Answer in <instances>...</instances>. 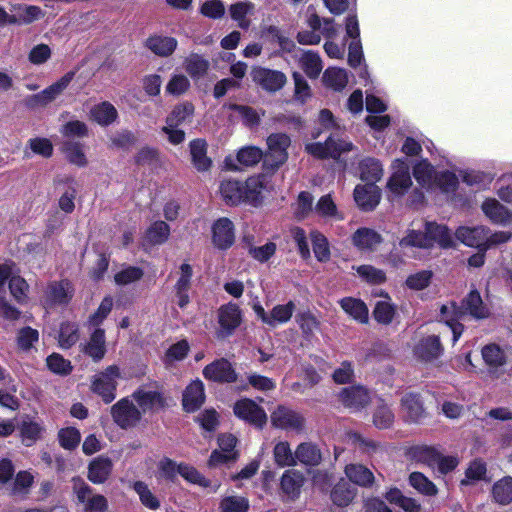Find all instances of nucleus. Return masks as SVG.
<instances>
[{"label": "nucleus", "mask_w": 512, "mask_h": 512, "mask_svg": "<svg viewBox=\"0 0 512 512\" xmlns=\"http://www.w3.org/2000/svg\"><path fill=\"white\" fill-rule=\"evenodd\" d=\"M462 308L463 310H460L453 302L442 305L440 308V320L451 330L454 343L462 335L463 325L459 323V320L465 313L475 319H485L490 315L489 308L484 304L477 290L470 291L462 302Z\"/></svg>", "instance_id": "1"}, {"label": "nucleus", "mask_w": 512, "mask_h": 512, "mask_svg": "<svg viewBox=\"0 0 512 512\" xmlns=\"http://www.w3.org/2000/svg\"><path fill=\"white\" fill-rule=\"evenodd\" d=\"M437 243L442 248H449L454 241L452 235L446 226L427 222L425 224V233L411 229L407 232L400 242V247H418L430 248Z\"/></svg>", "instance_id": "2"}, {"label": "nucleus", "mask_w": 512, "mask_h": 512, "mask_svg": "<svg viewBox=\"0 0 512 512\" xmlns=\"http://www.w3.org/2000/svg\"><path fill=\"white\" fill-rule=\"evenodd\" d=\"M122 378L119 366L109 365L92 376L91 391L101 397L106 404L111 403L116 398L118 381Z\"/></svg>", "instance_id": "3"}, {"label": "nucleus", "mask_w": 512, "mask_h": 512, "mask_svg": "<svg viewBox=\"0 0 512 512\" xmlns=\"http://www.w3.org/2000/svg\"><path fill=\"white\" fill-rule=\"evenodd\" d=\"M194 113V107L190 103H183L175 106L166 118V124L161 131L166 135L168 141L173 145L182 143L185 139L183 130L178 129L181 124L190 121Z\"/></svg>", "instance_id": "4"}, {"label": "nucleus", "mask_w": 512, "mask_h": 512, "mask_svg": "<svg viewBox=\"0 0 512 512\" xmlns=\"http://www.w3.org/2000/svg\"><path fill=\"white\" fill-rule=\"evenodd\" d=\"M72 490L77 502L82 505L83 512H105L108 508L107 499L94 494L92 488L81 478L72 479Z\"/></svg>", "instance_id": "5"}, {"label": "nucleus", "mask_w": 512, "mask_h": 512, "mask_svg": "<svg viewBox=\"0 0 512 512\" xmlns=\"http://www.w3.org/2000/svg\"><path fill=\"white\" fill-rule=\"evenodd\" d=\"M267 152L264 155V166L277 169L288 159L290 137L285 133H274L267 137Z\"/></svg>", "instance_id": "6"}, {"label": "nucleus", "mask_w": 512, "mask_h": 512, "mask_svg": "<svg viewBox=\"0 0 512 512\" xmlns=\"http://www.w3.org/2000/svg\"><path fill=\"white\" fill-rule=\"evenodd\" d=\"M352 149L353 144L351 142L338 139L336 134H331L324 143L314 142L305 145V151L319 159H337L342 153L351 151Z\"/></svg>", "instance_id": "7"}, {"label": "nucleus", "mask_w": 512, "mask_h": 512, "mask_svg": "<svg viewBox=\"0 0 512 512\" xmlns=\"http://www.w3.org/2000/svg\"><path fill=\"white\" fill-rule=\"evenodd\" d=\"M252 309L264 324L270 327H276L287 323L291 319L295 310V304L292 301H289L286 304L276 305L269 313H267L260 302L255 301L252 304Z\"/></svg>", "instance_id": "8"}, {"label": "nucleus", "mask_w": 512, "mask_h": 512, "mask_svg": "<svg viewBox=\"0 0 512 512\" xmlns=\"http://www.w3.org/2000/svg\"><path fill=\"white\" fill-rule=\"evenodd\" d=\"M481 355L492 378L498 379L506 373L505 366L508 361V354L500 346L496 344L485 345L481 350Z\"/></svg>", "instance_id": "9"}, {"label": "nucleus", "mask_w": 512, "mask_h": 512, "mask_svg": "<svg viewBox=\"0 0 512 512\" xmlns=\"http://www.w3.org/2000/svg\"><path fill=\"white\" fill-rule=\"evenodd\" d=\"M219 330L217 332L219 337H228L240 326L242 322V312L239 306L235 303H228L222 305L217 313Z\"/></svg>", "instance_id": "10"}, {"label": "nucleus", "mask_w": 512, "mask_h": 512, "mask_svg": "<svg viewBox=\"0 0 512 512\" xmlns=\"http://www.w3.org/2000/svg\"><path fill=\"white\" fill-rule=\"evenodd\" d=\"M75 73L68 72L63 75L56 82L52 83L50 86L42 90L41 92L32 95L28 99V104L32 107L35 106H46L49 103L56 100L63 91L70 85L72 80L74 79Z\"/></svg>", "instance_id": "11"}, {"label": "nucleus", "mask_w": 512, "mask_h": 512, "mask_svg": "<svg viewBox=\"0 0 512 512\" xmlns=\"http://www.w3.org/2000/svg\"><path fill=\"white\" fill-rule=\"evenodd\" d=\"M392 169L393 172L388 180L387 188L394 196H402L412 185L409 166L404 160L397 159L393 162Z\"/></svg>", "instance_id": "12"}, {"label": "nucleus", "mask_w": 512, "mask_h": 512, "mask_svg": "<svg viewBox=\"0 0 512 512\" xmlns=\"http://www.w3.org/2000/svg\"><path fill=\"white\" fill-rule=\"evenodd\" d=\"M234 414L247 423L262 427L267 420L265 411L253 400L243 398L238 400L233 407Z\"/></svg>", "instance_id": "13"}, {"label": "nucleus", "mask_w": 512, "mask_h": 512, "mask_svg": "<svg viewBox=\"0 0 512 512\" xmlns=\"http://www.w3.org/2000/svg\"><path fill=\"white\" fill-rule=\"evenodd\" d=\"M251 76L256 84L268 92L279 91L287 82V77L283 72L263 67L254 68Z\"/></svg>", "instance_id": "14"}, {"label": "nucleus", "mask_w": 512, "mask_h": 512, "mask_svg": "<svg viewBox=\"0 0 512 512\" xmlns=\"http://www.w3.org/2000/svg\"><path fill=\"white\" fill-rule=\"evenodd\" d=\"M111 414L115 423L121 428L134 426L141 417L140 411L128 398H123L114 404L111 407Z\"/></svg>", "instance_id": "15"}, {"label": "nucleus", "mask_w": 512, "mask_h": 512, "mask_svg": "<svg viewBox=\"0 0 512 512\" xmlns=\"http://www.w3.org/2000/svg\"><path fill=\"white\" fill-rule=\"evenodd\" d=\"M270 189V182L266 175L250 177L243 183L244 202L257 206Z\"/></svg>", "instance_id": "16"}, {"label": "nucleus", "mask_w": 512, "mask_h": 512, "mask_svg": "<svg viewBox=\"0 0 512 512\" xmlns=\"http://www.w3.org/2000/svg\"><path fill=\"white\" fill-rule=\"evenodd\" d=\"M212 243L220 250L230 248L235 241V227L233 222L226 218L217 219L211 227Z\"/></svg>", "instance_id": "17"}, {"label": "nucleus", "mask_w": 512, "mask_h": 512, "mask_svg": "<svg viewBox=\"0 0 512 512\" xmlns=\"http://www.w3.org/2000/svg\"><path fill=\"white\" fill-rule=\"evenodd\" d=\"M89 338L80 344V350L94 362H100L106 355V336L103 328L89 330Z\"/></svg>", "instance_id": "18"}, {"label": "nucleus", "mask_w": 512, "mask_h": 512, "mask_svg": "<svg viewBox=\"0 0 512 512\" xmlns=\"http://www.w3.org/2000/svg\"><path fill=\"white\" fill-rule=\"evenodd\" d=\"M74 295V287L68 280L55 281L48 284L44 293L45 306L69 303Z\"/></svg>", "instance_id": "19"}, {"label": "nucleus", "mask_w": 512, "mask_h": 512, "mask_svg": "<svg viewBox=\"0 0 512 512\" xmlns=\"http://www.w3.org/2000/svg\"><path fill=\"white\" fill-rule=\"evenodd\" d=\"M271 422L273 426L292 431H301L304 426V418L296 411L279 406L271 414Z\"/></svg>", "instance_id": "20"}, {"label": "nucleus", "mask_w": 512, "mask_h": 512, "mask_svg": "<svg viewBox=\"0 0 512 512\" xmlns=\"http://www.w3.org/2000/svg\"><path fill=\"white\" fill-rule=\"evenodd\" d=\"M203 376L214 382H234L237 378L236 372L231 363L224 359H218L208 364L203 369Z\"/></svg>", "instance_id": "21"}, {"label": "nucleus", "mask_w": 512, "mask_h": 512, "mask_svg": "<svg viewBox=\"0 0 512 512\" xmlns=\"http://www.w3.org/2000/svg\"><path fill=\"white\" fill-rule=\"evenodd\" d=\"M381 190L375 184L357 185L354 189V200L363 210H373L380 202Z\"/></svg>", "instance_id": "22"}, {"label": "nucleus", "mask_w": 512, "mask_h": 512, "mask_svg": "<svg viewBox=\"0 0 512 512\" xmlns=\"http://www.w3.org/2000/svg\"><path fill=\"white\" fill-rule=\"evenodd\" d=\"M488 232L489 229L484 226L459 227L455 232V236L466 246L480 248L485 251V242Z\"/></svg>", "instance_id": "23"}, {"label": "nucleus", "mask_w": 512, "mask_h": 512, "mask_svg": "<svg viewBox=\"0 0 512 512\" xmlns=\"http://www.w3.org/2000/svg\"><path fill=\"white\" fill-rule=\"evenodd\" d=\"M339 398L345 407L354 411L363 408L370 401L369 392L361 386L344 388Z\"/></svg>", "instance_id": "24"}, {"label": "nucleus", "mask_w": 512, "mask_h": 512, "mask_svg": "<svg viewBox=\"0 0 512 512\" xmlns=\"http://www.w3.org/2000/svg\"><path fill=\"white\" fill-rule=\"evenodd\" d=\"M193 276V269L190 264L183 263L180 266L179 277L175 284V293L177 304L180 308H184L189 303L188 291L191 286V279Z\"/></svg>", "instance_id": "25"}, {"label": "nucleus", "mask_w": 512, "mask_h": 512, "mask_svg": "<svg viewBox=\"0 0 512 512\" xmlns=\"http://www.w3.org/2000/svg\"><path fill=\"white\" fill-rule=\"evenodd\" d=\"M440 340L435 335L421 339L414 348V354L422 361H431L442 354Z\"/></svg>", "instance_id": "26"}, {"label": "nucleus", "mask_w": 512, "mask_h": 512, "mask_svg": "<svg viewBox=\"0 0 512 512\" xmlns=\"http://www.w3.org/2000/svg\"><path fill=\"white\" fill-rule=\"evenodd\" d=\"M205 400L204 384L200 380L191 382L183 392V407L187 412L197 410Z\"/></svg>", "instance_id": "27"}, {"label": "nucleus", "mask_w": 512, "mask_h": 512, "mask_svg": "<svg viewBox=\"0 0 512 512\" xmlns=\"http://www.w3.org/2000/svg\"><path fill=\"white\" fill-rule=\"evenodd\" d=\"M133 398L143 412L155 411L164 406V398L156 390L140 388L134 392Z\"/></svg>", "instance_id": "28"}, {"label": "nucleus", "mask_w": 512, "mask_h": 512, "mask_svg": "<svg viewBox=\"0 0 512 512\" xmlns=\"http://www.w3.org/2000/svg\"><path fill=\"white\" fill-rule=\"evenodd\" d=\"M112 468L113 463L109 458L99 456L89 464L87 477L94 484H102L110 476Z\"/></svg>", "instance_id": "29"}, {"label": "nucleus", "mask_w": 512, "mask_h": 512, "mask_svg": "<svg viewBox=\"0 0 512 512\" xmlns=\"http://www.w3.org/2000/svg\"><path fill=\"white\" fill-rule=\"evenodd\" d=\"M19 431L22 443L26 446H31L42 437L45 428L39 421L25 416L19 425Z\"/></svg>", "instance_id": "30"}, {"label": "nucleus", "mask_w": 512, "mask_h": 512, "mask_svg": "<svg viewBox=\"0 0 512 512\" xmlns=\"http://www.w3.org/2000/svg\"><path fill=\"white\" fill-rule=\"evenodd\" d=\"M485 216L496 224L505 225L511 221L510 212L496 199H486L481 206Z\"/></svg>", "instance_id": "31"}, {"label": "nucleus", "mask_w": 512, "mask_h": 512, "mask_svg": "<svg viewBox=\"0 0 512 512\" xmlns=\"http://www.w3.org/2000/svg\"><path fill=\"white\" fill-rule=\"evenodd\" d=\"M300 68L310 79L319 77L323 70V62L320 55L314 51H302L298 58Z\"/></svg>", "instance_id": "32"}, {"label": "nucleus", "mask_w": 512, "mask_h": 512, "mask_svg": "<svg viewBox=\"0 0 512 512\" xmlns=\"http://www.w3.org/2000/svg\"><path fill=\"white\" fill-rule=\"evenodd\" d=\"M146 47L160 57L170 56L177 47V40L173 37L155 35L146 41Z\"/></svg>", "instance_id": "33"}, {"label": "nucleus", "mask_w": 512, "mask_h": 512, "mask_svg": "<svg viewBox=\"0 0 512 512\" xmlns=\"http://www.w3.org/2000/svg\"><path fill=\"white\" fill-rule=\"evenodd\" d=\"M341 308L355 321L366 323L368 321V308L366 304L357 298L345 297L339 301Z\"/></svg>", "instance_id": "34"}, {"label": "nucleus", "mask_w": 512, "mask_h": 512, "mask_svg": "<svg viewBox=\"0 0 512 512\" xmlns=\"http://www.w3.org/2000/svg\"><path fill=\"white\" fill-rule=\"evenodd\" d=\"M170 235V227L164 221H155L146 230L143 245H161Z\"/></svg>", "instance_id": "35"}, {"label": "nucleus", "mask_w": 512, "mask_h": 512, "mask_svg": "<svg viewBox=\"0 0 512 512\" xmlns=\"http://www.w3.org/2000/svg\"><path fill=\"white\" fill-rule=\"evenodd\" d=\"M360 178L367 184H375L383 176V167L379 160L365 158L359 163Z\"/></svg>", "instance_id": "36"}, {"label": "nucleus", "mask_w": 512, "mask_h": 512, "mask_svg": "<svg viewBox=\"0 0 512 512\" xmlns=\"http://www.w3.org/2000/svg\"><path fill=\"white\" fill-rule=\"evenodd\" d=\"M314 212L325 219L340 221L344 214L338 210L330 194L322 196L314 207Z\"/></svg>", "instance_id": "37"}, {"label": "nucleus", "mask_w": 512, "mask_h": 512, "mask_svg": "<svg viewBox=\"0 0 512 512\" xmlns=\"http://www.w3.org/2000/svg\"><path fill=\"white\" fill-rule=\"evenodd\" d=\"M307 23L313 30H317L320 35L327 39H333L338 35L339 29L333 19L321 18L317 14H311Z\"/></svg>", "instance_id": "38"}, {"label": "nucleus", "mask_w": 512, "mask_h": 512, "mask_svg": "<svg viewBox=\"0 0 512 512\" xmlns=\"http://www.w3.org/2000/svg\"><path fill=\"white\" fill-rule=\"evenodd\" d=\"M243 183L236 180H226L220 185V193L229 205H237L244 202Z\"/></svg>", "instance_id": "39"}, {"label": "nucleus", "mask_w": 512, "mask_h": 512, "mask_svg": "<svg viewBox=\"0 0 512 512\" xmlns=\"http://www.w3.org/2000/svg\"><path fill=\"white\" fill-rule=\"evenodd\" d=\"M190 153L195 168L199 171H206L211 166V160L207 157V144L202 139H195L190 142Z\"/></svg>", "instance_id": "40"}, {"label": "nucleus", "mask_w": 512, "mask_h": 512, "mask_svg": "<svg viewBox=\"0 0 512 512\" xmlns=\"http://www.w3.org/2000/svg\"><path fill=\"white\" fill-rule=\"evenodd\" d=\"M492 498L499 505H508L512 502V477L505 476L492 486Z\"/></svg>", "instance_id": "41"}, {"label": "nucleus", "mask_w": 512, "mask_h": 512, "mask_svg": "<svg viewBox=\"0 0 512 512\" xmlns=\"http://www.w3.org/2000/svg\"><path fill=\"white\" fill-rule=\"evenodd\" d=\"M90 114L91 118L102 126L113 123L118 115L116 108L106 101L93 106Z\"/></svg>", "instance_id": "42"}, {"label": "nucleus", "mask_w": 512, "mask_h": 512, "mask_svg": "<svg viewBox=\"0 0 512 512\" xmlns=\"http://www.w3.org/2000/svg\"><path fill=\"white\" fill-rule=\"evenodd\" d=\"M352 241L361 250L374 249L381 242V236L372 229L360 228L353 234Z\"/></svg>", "instance_id": "43"}, {"label": "nucleus", "mask_w": 512, "mask_h": 512, "mask_svg": "<svg viewBox=\"0 0 512 512\" xmlns=\"http://www.w3.org/2000/svg\"><path fill=\"white\" fill-rule=\"evenodd\" d=\"M436 174L437 172L426 160H422L417 163L413 169V175L416 181L421 186L428 189L434 188L436 183Z\"/></svg>", "instance_id": "44"}, {"label": "nucleus", "mask_w": 512, "mask_h": 512, "mask_svg": "<svg viewBox=\"0 0 512 512\" xmlns=\"http://www.w3.org/2000/svg\"><path fill=\"white\" fill-rule=\"evenodd\" d=\"M112 308L113 298L111 296L104 297L97 310L94 313H92L86 321L85 325L88 328V330L101 328V324L110 314Z\"/></svg>", "instance_id": "45"}, {"label": "nucleus", "mask_w": 512, "mask_h": 512, "mask_svg": "<svg viewBox=\"0 0 512 512\" xmlns=\"http://www.w3.org/2000/svg\"><path fill=\"white\" fill-rule=\"evenodd\" d=\"M273 456L279 467L294 466L297 463L296 452L293 453L287 441H279L275 444Z\"/></svg>", "instance_id": "46"}, {"label": "nucleus", "mask_w": 512, "mask_h": 512, "mask_svg": "<svg viewBox=\"0 0 512 512\" xmlns=\"http://www.w3.org/2000/svg\"><path fill=\"white\" fill-rule=\"evenodd\" d=\"M383 297L379 300L374 307L373 315L377 322L381 324H389L392 322L395 315V307L391 303V299L387 294L381 293Z\"/></svg>", "instance_id": "47"}, {"label": "nucleus", "mask_w": 512, "mask_h": 512, "mask_svg": "<svg viewBox=\"0 0 512 512\" xmlns=\"http://www.w3.org/2000/svg\"><path fill=\"white\" fill-rule=\"evenodd\" d=\"M302 484L303 476L298 471L287 470L282 475L281 488L285 494L292 498L299 494Z\"/></svg>", "instance_id": "48"}, {"label": "nucleus", "mask_w": 512, "mask_h": 512, "mask_svg": "<svg viewBox=\"0 0 512 512\" xmlns=\"http://www.w3.org/2000/svg\"><path fill=\"white\" fill-rule=\"evenodd\" d=\"M345 473L350 481L360 486H367L374 480L373 473L368 468L360 464L347 465Z\"/></svg>", "instance_id": "49"}, {"label": "nucleus", "mask_w": 512, "mask_h": 512, "mask_svg": "<svg viewBox=\"0 0 512 512\" xmlns=\"http://www.w3.org/2000/svg\"><path fill=\"white\" fill-rule=\"evenodd\" d=\"M144 271L140 267L124 265L114 274V282L118 286H128L142 279Z\"/></svg>", "instance_id": "50"}, {"label": "nucleus", "mask_w": 512, "mask_h": 512, "mask_svg": "<svg viewBox=\"0 0 512 512\" xmlns=\"http://www.w3.org/2000/svg\"><path fill=\"white\" fill-rule=\"evenodd\" d=\"M323 82L327 87L340 91L348 83V74L342 68H328L323 74Z\"/></svg>", "instance_id": "51"}, {"label": "nucleus", "mask_w": 512, "mask_h": 512, "mask_svg": "<svg viewBox=\"0 0 512 512\" xmlns=\"http://www.w3.org/2000/svg\"><path fill=\"white\" fill-rule=\"evenodd\" d=\"M439 451L429 446H415L410 449V457L420 463L426 464L435 469V462L439 455Z\"/></svg>", "instance_id": "52"}, {"label": "nucleus", "mask_w": 512, "mask_h": 512, "mask_svg": "<svg viewBox=\"0 0 512 512\" xmlns=\"http://www.w3.org/2000/svg\"><path fill=\"white\" fill-rule=\"evenodd\" d=\"M356 490L346 481H340L331 492V499L337 506H347L354 498Z\"/></svg>", "instance_id": "53"}, {"label": "nucleus", "mask_w": 512, "mask_h": 512, "mask_svg": "<svg viewBox=\"0 0 512 512\" xmlns=\"http://www.w3.org/2000/svg\"><path fill=\"white\" fill-rule=\"evenodd\" d=\"M11 11L17 19L16 24H29L43 16L41 9L37 6L13 5Z\"/></svg>", "instance_id": "54"}, {"label": "nucleus", "mask_w": 512, "mask_h": 512, "mask_svg": "<svg viewBox=\"0 0 512 512\" xmlns=\"http://www.w3.org/2000/svg\"><path fill=\"white\" fill-rule=\"evenodd\" d=\"M184 68L192 78H199L207 72L209 62L198 54H191L185 58Z\"/></svg>", "instance_id": "55"}, {"label": "nucleus", "mask_w": 512, "mask_h": 512, "mask_svg": "<svg viewBox=\"0 0 512 512\" xmlns=\"http://www.w3.org/2000/svg\"><path fill=\"white\" fill-rule=\"evenodd\" d=\"M409 483L419 493L426 496H435L438 492L436 485L420 472L411 473Z\"/></svg>", "instance_id": "56"}, {"label": "nucleus", "mask_w": 512, "mask_h": 512, "mask_svg": "<svg viewBox=\"0 0 512 512\" xmlns=\"http://www.w3.org/2000/svg\"><path fill=\"white\" fill-rule=\"evenodd\" d=\"M296 459L305 465H317L321 460V454L315 445L302 443L296 449Z\"/></svg>", "instance_id": "57"}, {"label": "nucleus", "mask_w": 512, "mask_h": 512, "mask_svg": "<svg viewBox=\"0 0 512 512\" xmlns=\"http://www.w3.org/2000/svg\"><path fill=\"white\" fill-rule=\"evenodd\" d=\"M134 491L139 496L141 503L150 510H157L160 508V501L155 494L150 490L148 485L142 481H137L133 485Z\"/></svg>", "instance_id": "58"}, {"label": "nucleus", "mask_w": 512, "mask_h": 512, "mask_svg": "<svg viewBox=\"0 0 512 512\" xmlns=\"http://www.w3.org/2000/svg\"><path fill=\"white\" fill-rule=\"evenodd\" d=\"M315 257L320 262H326L330 258V248L327 238L318 231L310 234Z\"/></svg>", "instance_id": "59"}, {"label": "nucleus", "mask_w": 512, "mask_h": 512, "mask_svg": "<svg viewBox=\"0 0 512 512\" xmlns=\"http://www.w3.org/2000/svg\"><path fill=\"white\" fill-rule=\"evenodd\" d=\"M79 340V330L75 323H63L60 327L58 342L61 348L68 349Z\"/></svg>", "instance_id": "60"}, {"label": "nucleus", "mask_w": 512, "mask_h": 512, "mask_svg": "<svg viewBox=\"0 0 512 512\" xmlns=\"http://www.w3.org/2000/svg\"><path fill=\"white\" fill-rule=\"evenodd\" d=\"M29 285L26 280L19 275V271L15 269L9 280V290L11 295L19 303H23L27 299V291Z\"/></svg>", "instance_id": "61"}, {"label": "nucleus", "mask_w": 512, "mask_h": 512, "mask_svg": "<svg viewBox=\"0 0 512 512\" xmlns=\"http://www.w3.org/2000/svg\"><path fill=\"white\" fill-rule=\"evenodd\" d=\"M394 421V414L387 404L380 401L373 412V424L379 429L389 428Z\"/></svg>", "instance_id": "62"}, {"label": "nucleus", "mask_w": 512, "mask_h": 512, "mask_svg": "<svg viewBox=\"0 0 512 512\" xmlns=\"http://www.w3.org/2000/svg\"><path fill=\"white\" fill-rule=\"evenodd\" d=\"M264 157L263 151L256 146L241 148L236 156L237 162L242 166H253Z\"/></svg>", "instance_id": "63"}, {"label": "nucleus", "mask_w": 512, "mask_h": 512, "mask_svg": "<svg viewBox=\"0 0 512 512\" xmlns=\"http://www.w3.org/2000/svg\"><path fill=\"white\" fill-rule=\"evenodd\" d=\"M248 508V500L236 495L224 497L219 506L221 512H247Z\"/></svg>", "instance_id": "64"}]
</instances>
